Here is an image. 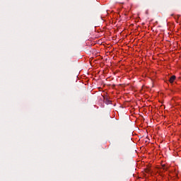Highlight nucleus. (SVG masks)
Instances as JSON below:
<instances>
[{"label":"nucleus","instance_id":"f03ea898","mask_svg":"<svg viewBox=\"0 0 181 181\" xmlns=\"http://www.w3.org/2000/svg\"><path fill=\"white\" fill-rule=\"evenodd\" d=\"M160 169H163V170H168V168H165V164L161 165Z\"/></svg>","mask_w":181,"mask_h":181},{"label":"nucleus","instance_id":"f257e3e1","mask_svg":"<svg viewBox=\"0 0 181 181\" xmlns=\"http://www.w3.org/2000/svg\"><path fill=\"white\" fill-rule=\"evenodd\" d=\"M175 80H176V76L173 75L170 78L169 81L171 84H173V83L175 82Z\"/></svg>","mask_w":181,"mask_h":181},{"label":"nucleus","instance_id":"7ed1b4c3","mask_svg":"<svg viewBox=\"0 0 181 181\" xmlns=\"http://www.w3.org/2000/svg\"><path fill=\"white\" fill-rule=\"evenodd\" d=\"M178 19L180 18V16H177Z\"/></svg>","mask_w":181,"mask_h":181}]
</instances>
